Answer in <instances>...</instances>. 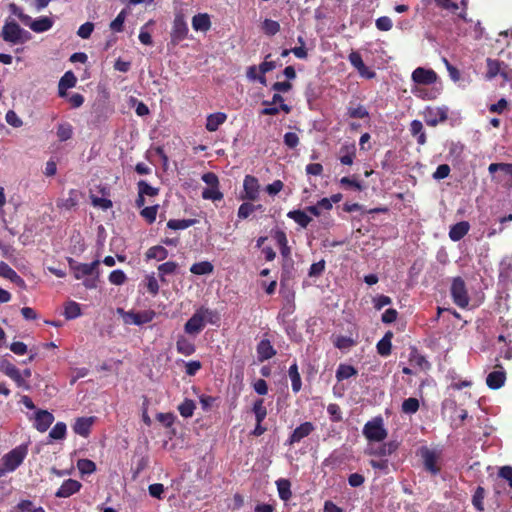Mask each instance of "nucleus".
Masks as SVG:
<instances>
[{"mask_svg":"<svg viewBox=\"0 0 512 512\" xmlns=\"http://www.w3.org/2000/svg\"><path fill=\"white\" fill-rule=\"evenodd\" d=\"M0 36L5 42L13 45L24 44L31 39V34L20 27V25L13 19H6Z\"/></svg>","mask_w":512,"mask_h":512,"instance_id":"nucleus-1","label":"nucleus"},{"mask_svg":"<svg viewBox=\"0 0 512 512\" xmlns=\"http://www.w3.org/2000/svg\"><path fill=\"white\" fill-rule=\"evenodd\" d=\"M114 112L113 106L109 102L108 93L103 94L95 100L92 106V122L95 125H99L105 122Z\"/></svg>","mask_w":512,"mask_h":512,"instance_id":"nucleus-2","label":"nucleus"},{"mask_svg":"<svg viewBox=\"0 0 512 512\" xmlns=\"http://www.w3.org/2000/svg\"><path fill=\"white\" fill-rule=\"evenodd\" d=\"M117 313L122 316L125 324H134L137 326L151 322L156 316V313L153 310L134 312L124 311V309L118 308Z\"/></svg>","mask_w":512,"mask_h":512,"instance_id":"nucleus-3","label":"nucleus"},{"mask_svg":"<svg viewBox=\"0 0 512 512\" xmlns=\"http://www.w3.org/2000/svg\"><path fill=\"white\" fill-rule=\"evenodd\" d=\"M363 435L369 441L381 442L387 437V430L383 426L381 417L368 421L363 428Z\"/></svg>","mask_w":512,"mask_h":512,"instance_id":"nucleus-4","label":"nucleus"},{"mask_svg":"<svg viewBox=\"0 0 512 512\" xmlns=\"http://www.w3.org/2000/svg\"><path fill=\"white\" fill-rule=\"evenodd\" d=\"M418 455L421 457L426 471L433 475H437L440 472V467L437 465L440 458L439 452L430 449L427 446H422L418 450Z\"/></svg>","mask_w":512,"mask_h":512,"instance_id":"nucleus-5","label":"nucleus"},{"mask_svg":"<svg viewBox=\"0 0 512 512\" xmlns=\"http://www.w3.org/2000/svg\"><path fill=\"white\" fill-rule=\"evenodd\" d=\"M214 311L208 308H200L185 323L184 330L188 334H198L204 328V322L208 315H213Z\"/></svg>","mask_w":512,"mask_h":512,"instance_id":"nucleus-6","label":"nucleus"},{"mask_svg":"<svg viewBox=\"0 0 512 512\" xmlns=\"http://www.w3.org/2000/svg\"><path fill=\"white\" fill-rule=\"evenodd\" d=\"M26 448L17 447L2 457L3 467L7 472L16 470L26 457Z\"/></svg>","mask_w":512,"mask_h":512,"instance_id":"nucleus-7","label":"nucleus"},{"mask_svg":"<svg viewBox=\"0 0 512 512\" xmlns=\"http://www.w3.org/2000/svg\"><path fill=\"white\" fill-rule=\"evenodd\" d=\"M451 296L454 303L460 308H465L469 304V297L466 285L461 277H455L451 285Z\"/></svg>","mask_w":512,"mask_h":512,"instance_id":"nucleus-8","label":"nucleus"},{"mask_svg":"<svg viewBox=\"0 0 512 512\" xmlns=\"http://www.w3.org/2000/svg\"><path fill=\"white\" fill-rule=\"evenodd\" d=\"M424 120L428 126L435 127L439 123L444 122L448 118V108L443 107H428L424 113Z\"/></svg>","mask_w":512,"mask_h":512,"instance_id":"nucleus-9","label":"nucleus"},{"mask_svg":"<svg viewBox=\"0 0 512 512\" xmlns=\"http://www.w3.org/2000/svg\"><path fill=\"white\" fill-rule=\"evenodd\" d=\"M69 267L73 271L74 277L76 279H82L85 276L92 275L95 269L99 265V260H95L90 264L79 263L73 258L68 259Z\"/></svg>","mask_w":512,"mask_h":512,"instance_id":"nucleus-10","label":"nucleus"},{"mask_svg":"<svg viewBox=\"0 0 512 512\" xmlns=\"http://www.w3.org/2000/svg\"><path fill=\"white\" fill-rule=\"evenodd\" d=\"M348 59L351 65L358 71L361 77L366 79H373L376 73L370 70L363 62L359 52L353 51L349 54Z\"/></svg>","mask_w":512,"mask_h":512,"instance_id":"nucleus-11","label":"nucleus"},{"mask_svg":"<svg viewBox=\"0 0 512 512\" xmlns=\"http://www.w3.org/2000/svg\"><path fill=\"white\" fill-rule=\"evenodd\" d=\"M187 34H188V26H187V23H186L184 17L182 15H176L174 22H173L172 32H171L172 42L178 43V42L182 41L183 39L186 38Z\"/></svg>","mask_w":512,"mask_h":512,"instance_id":"nucleus-12","label":"nucleus"},{"mask_svg":"<svg viewBox=\"0 0 512 512\" xmlns=\"http://www.w3.org/2000/svg\"><path fill=\"white\" fill-rule=\"evenodd\" d=\"M436 79L437 75L431 69L418 67L412 72V80L417 84L430 85L433 84Z\"/></svg>","mask_w":512,"mask_h":512,"instance_id":"nucleus-13","label":"nucleus"},{"mask_svg":"<svg viewBox=\"0 0 512 512\" xmlns=\"http://www.w3.org/2000/svg\"><path fill=\"white\" fill-rule=\"evenodd\" d=\"M54 421V416L52 413H50L47 410H38L35 413V423L34 427L39 432H45L48 430V428L51 426V424Z\"/></svg>","mask_w":512,"mask_h":512,"instance_id":"nucleus-14","label":"nucleus"},{"mask_svg":"<svg viewBox=\"0 0 512 512\" xmlns=\"http://www.w3.org/2000/svg\"><path fill=\"white\" fill-rule=\"evenodd\" d=\"M82 487V484L74 479L65 480L60 488L56 491L55 496L58 498H68L77 493Z\"/></svg>","mask_w":512,"mask_h":512,"instance_id":"nucleus-15","label":"nucleus"},{"mask_svg":"<svg viewBox=\"0 0 512 512\" xmlns=\"http://www.w3.org/2000/svg\"><path fill=\"white\" fill-rule=\"evenodd\" d=\"M245 197L248 200H256L259 195L258 179L252 175H246L243 182Z\"/></svg>","mask_w":512,"mask_h":512,"instance_id":"nucleus-16","label":"nucleus"},{"mask_svg":"<svg viewBox=\"0 0 512 512\" xmlns=\"http://www.w3.org/2000/svg\"><path fill=\"white\" fill-rule=\"evenodd\" d=\"M399 448V442L392 440L383 443L377 447H372L369 450V454L377 457H386L393 454Z\"/></svg>","mask_w":512,"mask_h":512,"instance_id":"nucleus-17","label":"nucleus"},{"mask_svg":"<svg viewBox=\"0 0 512 512\" xmlns=\"http://www.w3.org/2000/svg\"><path fill=\"white\" fill-rule=\"evenodd\" d=\"M314 430V426L311 422H304L294 429L288 439V443L294 444L300 442L303 438L307 437Z\"/></svg>","mask_w":512,"mask_h":512,"instance_id":"nucleus-18","label":"nucleus"},{"mask_svg":"<svg viewBox=\"0 0 512 512\" xmlns=\"http://www.w3.org/2000/svg\"><path fill=\"white\" fill-rule=\"evenodd\" d=\"M53 20L47 16L40 17L38 19L32 20L30 17V21L25 25L28 26L32 31L36 33H43L50 30L53 26Z\"/></svg>","mask_w":512,"mask_h":512,"instance_id":"nucleus-19","label":"nucleus"},{"mask_svg":"<svg viewBox=\"0 0 512 512\" xmlns=\"http://www.w3.org/2000/svg\"><path fill=\"white\" fill-rule=\"evenodd\" d=\"M257 356L260 362H264L266 360L271 359L276 355V350L272 346L270 340L263 339L257 345Z\"/></svg>","mask_w":512,"mask_h":512,"instance_id":"nucleus-20","label":"nucleus"},{"mask_svg":"<svg viewBox=\"0 0 512 512\" xmlns=\"http://www.w3.org/2000/svg\"><path fill=\"white\" fill-rule=\"evenodd\" d=\"M0 276L9 279L21 288L26 287L25 281L5 262H0Z\"/></svg>","mask_w":512,"mask_h":512,"instance_id":"nucleus-21","label":"nucleus"},{"mask_svg":"<svg viewBox=\"0 0 512 512\" xmlns=\"http://www.w3.org/2000/svg\"><path fill=\"white\" fill-rule=\"evenodd\" d=\"M469 229V222H458L450 227L449 238L454 242L460 241L469 232Z\"/></svg>","mask_w":512,"mask_h":512,"instance_id":"nucleus-22","label":"nucleus"},{"mask_svg":"<svg viewBox=\"0 0 512 512\" xmlns=\"http://www.w3.org/2000/svg\"><path fill=\"white\" fill-rule=\"evenodd\" d=\"M94 417H79L73 425V431L80 436H88Z\"/></svg>","mask_w":512,"mask_h":512,"instance_id":"nucleus-23","label":"nucleus"},{"mask_svg":"<svg viewBox=\"0 0 512 512\" xmlns=\"http://www.w3.org/2000/svg\"><path fill=\"white\" fill-rule=\"evenodd\" d=\"M506 380V374L504 371H493L488 374L486 378L487 386L492 390L501 388Z\"/></svg>","mask_w":512,"mask_h":512,"instance_id":"nucleus-24","label":"nucleus"},{"mask_svg":"<svg viewBox=\"0 0 512 512\" xmlns=\"http://www.w3.org/2000/svg\"><path fill=\"white\" fill-rule=\"evenodd\" d=\"M192 27L196 31L206 32L211 27L210 17L206 13H199L192 18Z\"/></svg>","mask_w":512,"mask_h":512,"instance_id":"nucleus-25","label":"nucleus"},{"mask_svg":"<svg viewBox=\"0 0 512 512\" xmlns=\"http://www.w3.org/2000/svg\"><path fill=\"white\" fill-rule=\"evenodd\" d=\"M227 119V115L223 112H217L208 115L206 120V129L209 132L216 131Z\"/></svg>","mask_w":512,"mask_h":512,"instance_id":"nucleus-26","label":"nucleus"},{"mask_svg":"<svg viewBox=\"0 0 512 512\" xmlns=\"http://www.w3.org/2000/svg\"><path fill=\"white\" fill-rule=\"evenodd\" d=\"M392 337H393V333L391 331H388L385 333L383 338L378 341L376 347H377V352L379 355L386 357L391 354Z\"/></svg>","mask_w":512,"mask_h":512,"instance_id":"nucleus-27","label":"nucleus"},{"mask_svg":"<svg viewBox=\"0 0 512 512\" xmlns=\"http://www.w3.org/2000/svg\"><path fill=\"white\" fill-rule=\"evenodd\" d=\"M487 73L486 78L491 80L495 78L498 74H500L502 68H507L508 66L499 60L487 58Z\"/></svg>","mask_w":512,"mask_h":512,"instance_id":"nucleus-28","label":"nucleus"},{"mask_svg":"<svg viewBox=\"0 0 512 512\" xmlns=\"http://www.w3.org/2000/svg\"><path fill=\"white\" fill-rule=\"evenodd\" d=\"M176 349L178 353L190 356L195 352V345L186 337L179 336L176 342Z\"/></svg>","mask_w":512,"mask_h":512,"instance_id":"nucleus-29","label":"nucleus"},{"mask_svg":"<svg viewBox=\"0 0 512 512\" xmlns=\"http://www.w3.org/2000/svg\"><path fill=\"white\" fill-rule=\"evenodd\" d=\"M279 498L283 501H288L291 496V483L288 479H278L276 481Z\"/></svg>","mask_w":512,"mask_h":512,"instance_id":"nucleus-30","label":"nucleus"},{"mask_svg":"<svg viewBox=\"0 0 512 512\" xmlns=\"http://www.w3.org/2000/svg\"><path fill=\"white\" fill-rule=\"evenodd\" d=\"M289 377L291 379L292 384V391L294 393H298L301 390L302 382H301V376L298 371V365L296 362H294L288 370Z\"/></svg>","mask_w":512,"mask_h":512,"instance_id":"nucleus-31","label":"nucleus"},{"mask_svg":"<svg viewBox=\"0 0 512 512\" xmlns=\"http://www.w3.org/2000/svg\"><path fill=\"white\" fill-rule=\"evenodd\" d=\"M146 259H156L157 261H162L168 257V251L161 245H156L149 248L145 253Z\"/></svg>","mask_w":512,"mask_h":512,"instance_id":"nucleus-32","label":"nucleus"},{"mask_svg":"<svg viewBox=\"0 0 512 512\" xmlns=\"http://www.w3.org/2000/svg\"><path fill=\"white\" fill-rule=\"evenodd\" d=\"M287 216L288 218L293 219L302 228H306L312 221L311 217H309L307 213L302 210H292L288 212Z\"/></svg>","mask_w":512,"mask_h":512,"instance_id":"nucleus-33","label":"nucleus"},{"mask_svg":"<svg viewBox=\"0 0 512 512\" xmlns=\"http://www.w3.org/2000/svg\"><path fill=\"white\" fill-rule=\"evenodd\" d=\"M214 266L209 261L194 263L190 267V272L195 275H207L213 272Z\"/></svg>","mask_w":512,"mask_h":512,"instance_id":"nucleus-34","label":"nucleus"},{"mask_svg":"<svg viewBox=\"0 0 512 512\" xmlns=\"http://www.w3.org/2000/svg\"><path fill=\"white\" fill-rule=\"evenodd\" d=\"M196 222V219H170L167 222V227L172 230H184L193 226Z\"/></svg>","mask_w":512,"mask_h":512,"instance_id":"nucleus-35","label":"nucleus"},{"mask_svg":"<svg viewBox=\"0 0 512 512\" xmlns=\"http://www.w3.org/2000/svg\"><path fill=\"white\" fill-rule=\"evenodd\" d=\"M357 374V370L351 366L346 364H340L336 370V379L338 381H342L348 379Z\"/></svg>","mask_w":512,"mask_h":512,"instance_id":"nucleus-36","label":"nucleus"},{"mask_svg":"<svg viewBox=\"0 0 512 512\" xmlns=\"http://www.w3.org/2000/svg\"><path fill=\"white\" fill-rule=\"evenodd\" d=\"M419 407V400L417 398L410 397L402 402L401 410L404 414L412 415L419 410Z\"/></svg>","mask_w":512,"mask_h":512,"instance_id":"nucleus-37","label":"nucleus"},{"mask_svg":"<svg viewBox=\"0 0 512 512\" xmlns=\"http://www.w3.org/2000/svg\"><path fill=\"white\" fill-rule=\"evenodd\" d=\"M253 413L255 414L256 422L262 423V421L267 416V409L264 406V400L263 399H257L252 408Z\"/></svg>","mask_w":512,"mask_h":512,"instance_id":"nucleus-38","label":"nucleus"},{"mask_svg":"<svg viewBox=\"0 0 512 512\" xmlns=\"http://www.w3.org/2000/svg\"><path fill=\"white\" fill-rule=\"evenodd\" d=\"M77 468L82 475H90L96 471V464L90 459H79Z\"/></svg>","mask_w":512,"mask_h":512,"instance_id":"nucleus-39","label":"nucleus"},{"mask_svg":"<svg viewBox=\"0 0 512 512\" xmlns=\"http://www.w3.org/2000/svg\"><path fill=\"white\" fill-rule=\"evenodd\" d=\"M81 315L80 305L75 301H69L64 310V316L66 319L71 320Z\"/></svg>","mask_w":512,"mask_h":512,"instance_id":"nucleus-40","label":"nucleus"},{"mask_svg":"<svg viewBox=\"0 0 512 512\" xmlns=\"http://www.w3.org/2000/svg\"><path fill=\"white\" fill-rule=\"evenodd\" d=\"M196 405L193 400L185 399L179 406L178 411L184 418H189L193 415Z\"/></svg>","mask_w":512,"mask_h":512,"instance_id":"nucleus-41","label":"nucleus"},{"mask_svg":"<svg viewBox=\"0 0 512 512\" xmlns=\"http://www.w3.org/2000/svg\"><path fill=\"white\" fill-rule=\"evenodd\" d=\"M66 424L64 422H57L49 432V437L53 440H62L66 436Z\"/></svg>","mask_w":512,"mask_h":512,"instance_id":"nucleus-42","label":"nucleus"},{"mask_svg":"<svg viewBox=\"0 0 512 512\" xmlns=\"http://www.w3.org/2000/svg\"><path fill=\"white\" fill-rule=\"evenodd\" d=\"M77 83V78L72 71H67L60 79L58 87L62 89L73 88Z\"/></svg>","mask_w":512,"mask_h":512,"instance_id":"nucleus-43","label":"nucleus"},{"mask_svg":"<svg viewBox=\"0 0 512 512\" xmlns=\"http://www.w3.org/2000/svg\"><path fill=\"white\" fill-rule=\"evenodd\" d=\"M485 497V489L481 486H478L474 492L472 497V504L476 510L482 512L484 510L483 500Z\"/></svg>","mask_w":512,"mask_h":512,"instance_id":"nucleus-44","label":"nucleus"},{"mask_svg":"<svg viewBox=\"0 0 512 512\" xmlns=\"http://www.w3.org/2000/svg\"><path fill=\"white\" fill-rule=\"evenodd\" d=\"M73 135V128L69 123L59 124L57 127V137L60 141H67Z\"/></svg>","mask_w":512,"mask_h":512,"instance_id":"nucleus-45","label":"nucleus"},{"mask_svg":"<svg viewBox=\"0 0 512 512\" xmlns=\"http://www.w3.org/2000/svg\"><path fill=\"white\" fill-rule=\"evenodd\" d=\"M202 198L219 201L223 199V193L219 191V186L208 187L202 191Z\"/></svg>","mask_w":512,"mask_h":512,"instance_id":"nucleus-46","label":"nucleus"},{"mask_svg":"<svg viewBox=\"0 0 512 512\" xmlns=\"http://www.w3.org/2000/svg\"><path fill=\"white\" fill-rule=\"evenodd\" d=\"M262 29L266 35L274 36L280 31V24L275 20L265 19L262 24Z\"/></svg>","mask_w":512,"mask_h":512,"instance_id":"nucleus-47","label":"nucleus"},{"mask_svg":"<svg viewBox=\"0 0 512 512\" xmlns=\"http://www.w3.org/2000/svg\"><path fill=\"white\" fill-rule=\"evenodd\" d=\"M347 114L351 118L363 119L369 117L368 110L363 105H358L357 107H349Z\"/></svg>","mask_w":512,"mask_h":512,"instance_id":"nucleus-48","label":"nucleus"},{"mask_svg":"<svg viewBox=\"0 0 512 512\" xmlns=\"http://www.w3.org/2000/svg\"><path fill=\"white\" fill-rule=\"evenodd\" d=\"M138 192L144 196H156L159 192L158 188L152 187L144 180H140L138 182Z\"/></svg>","mask_w":512,"mask_h":512,"instance_id":"nucleus-49","label":"nucleus"},{"mask_svg":"<svg viewBox=\"0 0 512 512\" xmlns=\"http://www.w3.org/2000/svg\"><path fill=\"white\" fill-rule=\"evenodd\" d=\"M488 171L491 174L497 171H502L503 173L512 176V163H491L488 167Z\"/></svg>","mask_w":512,"mask_h":512,"instance_id":"nucleus-50","label":"nucleus"},{"mask_svg":"<svg viewBox=\"0 0 512 512\" xmlns=\"http://www.w3.org/2000/svg\"><path fill=\"white\" fill-rule=\"evenodd\" d=\"M78 203V192L75 190H71L68 198L63 199L59 204L60 207L65 208L66 210H70L75 207Z\"/></svg>","mask_w":512,"mask_h":512,"instance_id":"nucleus-51","label":"nucleus"},{"mask_svg":"<svg viewBox=\"0 0 512 512\" xmlns=\"http://www.w3.org/2000/svg\"><path fill=\"white\" fill-rule=\"evenodd\" d=\"M178 264L173 261L165 262L158 266L159 276L171 275L176 272Z\"/></svg>","mask_w":512,"mask_h":512,"instance_id":"nucleus-52","label":"nucleus"},{"mask_svg":"<svg viewBox=\"0 0 512 512\" xmlns=\"http://www.w3.org/2000/svg\"><path fill=\"white\" fill-rule=\"evenodd\" d=\"M256 210V206L249 203V202H244L240 205L239 209H238V217L240 219H246L248 218L254 211Z\"/></svg>","mask_w":512,"mask_h":512,"instance_id":"nucleus-53","label":"nucleus"},{"mask_svg":"<svg viewBox=\"0 0 512 512\" xmlns=\"http://www.w3.org/2000/svg\"><path fill=\"white\" fill-rule=\"evenodd\" d=\"M327 412L330 416L331 421L340 422L342 420V413L339 405L331 403L327 407Z\"/></svg>","mask_w":512,"mask_h":512,"instance_id":"nucleus-54","label":"nucleus"},{"mask_svg":"<svg viewBox=\"0 0 512 512\" xmlns=\"http://www.w3.org/2000/svg\"><path fill=\"white\" fill-rule=\"evenodd\" d=\"M126 12L122 10L117 17L110 23V29L114 32H121L125 21Z\"/></svg>","mask_w":512,"mask_h":512,"instance_id":"nucleus-55","label":"nucleus"},{"mask_svg":"<svg viewBox=\"0 0 512 512\" xmlns=\"http://www.w3.org/2000/svg\"><path fill=\"white\" fill-rule=\"evenodd\" d=\"M126 279L127 277L125 273L120 269L113 270L109 274V281L114 285H122L126 281Z\"/></svg>","mask_w":512,"mask_h":512,"instance_id":"nucleus-56","label":"nucleus"},{"mask_svg":"<svg viewBox=\"0 0 512 512\" xmlns=\"http://www.w3.org/2000/svg\"><path fill=\"white\" fill-rule=\"evenodd\" d=\"M325 260H320L316 263H313L311 266H310V269H309V272H308V275L309 277H318L320 276L324 270H325Z\"/></svg>","mask_w":512,"mask_h":512,"instance_id":"nucleus-57","label":"nucleus"},{"mask_svg":"<svg viewBox=\"0 0 512 512\" xmlns=\"http://www.w3.org/2000/svg\"><path fill=\"white\" fill-rule=\"evenodd\" d=\"M158 206H149L145 207L141 210L140 214L143 216L149 223H153L156 219Z\"/></svg>","mask_w":512,"mask_h":512,"instance_id":"nucleus-58","label":"nucleus"},{"mask_svg":"<svg viewBox=\"0 0 512 512\" xmlns=\"http://www.w3.org/2000/svg\"><path fill=\"white\" fill-rule=\"evenodd\" d=\"M9 11L17 16L19 18V20L25 25L26 23H28V21H30V16L27 15V14H24L22 9L20 7H18L16 4L14 3H11L9 4Z\"/></svg>","mask_w":512,"mask_h":512,"instance_id":"nucleus-59","label":"nucleus"},{"mask_svg":"<svg viewBox=\"0 0 512 512\" xmlns=\"http://www.w3.org/2000/svg\"><path fill=\"white\" fill-rule=\"evenodd\" d=\"M93 30L94 24L92 22H86L79 27L77 35L82 39H88L91 36Z\"/></svg>","mask_w":512,"mask_h":512,"instance_id":"nucleus-60","label":"nucleus"},{"mask_svg":"<svg viewBox=\"0 0 512 512\" xmlns=\"http://www.w3.org/2000/svg\"><path fill=\"white\" fill-rule=\"evenodd\" d=\"M372 302L376 310H381L384 306L390 305L392 299L386 295H377L372 299Z\"/></svg>","mask_w":512,"mask_h":512,"instance_id":"nucleus-61","label":"nucleus"},{"mask_svg":"<svg viewBox=\"0 0 512 512\" xmlns=\"http://www.w3.org/2000/svg\"><path fill=\"white\" fill-rule=\"evenodd\" d=\"M17 370H18V368L14 364L9 362L7 359H4V358L0 359V371H2L9 378Z\"/></svg>","mask_w":512,"mask_h":512,"instance_id":"nucleus-62","label":"nucleus"},{"mask_svg":"<svg viewBox=\"0 0 512 512\" xmlns=\"http://www.w3.org/2000/svg\"><path fill=\"white\" fill-rule=\"evenodd\" d=\"M299 141L300 140L298 135L294 132H287L284 135V144L290 149L296 148L299 144Z\"/></svg>","mask_w":512,"mask_h":512,"instance_id":"nucleus-63","label":"nucleus"},{"mask_svg":"<svg viewBox=\"0 0 512 512\" xmlns=\"http://www.w3.org/2000/svg\"><path fill=\"white\" fill-rule=\"evenodd\" d=\"M499 477L508 482L509 487L512 489V466H503L499 469Z\"/></svg>","mask_w":512,"mask_h":512,"instance_id":"nucleus-64","label":"nucleus"}]
</instances>
